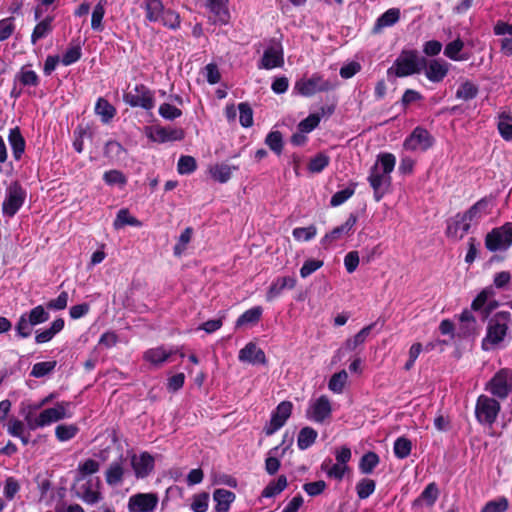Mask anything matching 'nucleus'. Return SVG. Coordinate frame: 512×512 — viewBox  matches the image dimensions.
<instances>
[{
    "mask_svg": "<svg viewBox=\"0 0 512 512\" xmlns=\"http://www.w3.org/2000/svg\"><path fill=\"white\" fill-rule=\"evenodd\" d=\"M284 64L283 47L278 41H271L264 50L263 56L258 63L259 69L271 70L282 67Z\"/></svg>",
    "mask_w": 512,
    "mask_h": 512,
    "instance_id": "6ab92c4d",
    "label": "nucleus"
},
{
    "mask_svg": "<svg viewBox=\"0 0 512 512\" xmlns=\"http://www.w3.org/2000/svg\"><path fill=\"white\" fill-rule=\"evenodd\" d=\"M461 330L464 335L471 334L476 329V320L469 310H464L460 315Z\"/></svg>",
    "mask_w": 512,
    "mask_h": 512,
    "instance_id": "0e129e2a",
    "label": "nucleus"
},
{
    "mask_svg": "<svg viewBox=\"0 0 512 512\" xmlns=\"http://www.w3.org/2000/svg\"><path fill=\"white\" fill-rule=\"evenodd\" d=\"M125 469L121 462H112L105 473L106 482L110 486L119 485L124 477Z\"/></svg>",
    "mask_w": 512,
    "mask_h": 512,
    "instance_id": "e433bc0d",
    "label": "nucleus"
},
{
    "mask_svg": "<svg viewBox=\"0 0 512 512\" xmlns=\"http://www.w3.org/2000/svg\"><path fill=\"white\" fill-rule=\"evenodd\" d=\"M49 318V312L42 305L22 313L15 325L16 335L22 339L30 337L34 326L45 323Z\"/></svg>",
    "mask_w": 512,
    "mask_h": 512,
    "instance_id": "39448f33",
    "label": "nucleus"
},
{
    "mask_svg": "<svg viewBox=\"0 0 512 512\" xmlns=\"http://www.w3.org/2000/svg\"><path fill=\"white\" fill-rule=\"evenodd\" d=\"M489 210L490 202L483 198L476 202L469 210L463 213L462 216L472 225L487 215Z\"/></svg>",
    "mask_w": 512,
    "mask_h": 512,
    "instance_id": "c85d7f7f",
    "label": "nucleus"
},
{
    "mask_svg": "<svg viewBox=\"0 0 512 512\" xmlns=\"http://www.w3.org/2000/svg\"><path fill=\"white\" fill-rule=\"evenodd\" d=\"M236 166H230L227 164H216L210 167L211 177L219 183H226L230 180L232 172L237 170Z\"/></svg>",
    "mask_w": 512,
    "mask_h": 512,
    "instance_id": "58836bf2",
    "label": "nucleus"
},
{
    "mask_svg": "<svg viewBox=\"0 0 512 512\" xmlns=\"http://www.w3.org/2000/svg\"><path fill=\"white\" fill-rule=\"evenodd\" d=\"M347 381L348 373L345 370H341L331 376L328 382V388L335 394H341L344 391Z\"/></svg>",
    "mask_w": 512,
    "mask_h": 512,
    "instance_id": "09e8293b",
    "label": "nucleus"
},
{
    "mask_svg": "<svg viewBox=\"0 0 512 512\" xmlns=\"http://www.w3.org/2000/svg\"><path fill=\"white\" fill-rule=\"evenodd\" d=\"M288 482L285 475H280L276 480H272L262 491L261 496L272 498L279 495L287 488Z\"/></svg>",
    "mask_w": 512,
    "mask_h": 512,
    "instance_id": "4c0bfd02",
    "label": "nucleus"
},
{
    "mask_svg": "<svg viewBox=\"0 0 512 512\" xmlns=\"http://www.w3.org/2000/svg\"><path fill=\"white\" fill-rule=\"evenodd\" d=\"M509 507V502L505 497L487 502L482 508L481 512H505Z\"/></svg>",
    "mask_w": 512,
    "mask_h": 512,
    "instance_id": "338daca9",
    "label": "nucleus"
},
{
    "mask_svg": "<svg viewBox=\"0 0 512 512\" xmlns=\"http://www.w3.org/2000/svg\"><path fill=\"white\" fill-rule=\"evenodd\" d=\"M497 128L504 140L512 141V115L509 111L499 113Z\"/></svg>",
    "mask_w": 512,
    "mask_h": 512,
    "instance_id": "f704fd0d",
    "label": "nucleus"
},
{
    "mask_svg": "<svg viewBox=\"0 0 512 512\" xmlns=\"http://www.w3.org/2000/svg\"><path fill=\"white\" fill-rule=\"evenodd\" d=\"M113 225H114L115 229H120V228L124 227L125 225L141 227L142 222L139 221L137 218L131 216L127 209H120L117 213V216H116V219L114 220Z\"/></svg>",
    "mask_w": 512,
    "mask_h": 512,
    "instance_id": "de8ad7c7",
    "label": "nucleus"
},
{
    "mask_svg": "<svg viewBox=\"0 0 512 512\" xmlns=\"http://www.w3.org/2000/svg\"><path fill=\"white\" fill-rule=\"evenodd\" d=\"M376 489V482L370 478H363L356 484V493L359 499H367Z\"/></svg>",
    "mask_w": 512,
    "mask_h": 512,
    "instance_id": "5fc2aeb1",
    "label": "nucleus"
},
{
    "mask_svg": "<svg viewBox=\"0 0 512 512\" xmlns=\"http://www.w3.org/2000/svg\"><path fill=\"white\" fill-rule=\"evenodd\" d=\"M292 235L296 241L308 242L317 235V228L314 225L297 227L293 229Z\"/></svg>",
    "mask_w": 512,
    "mask_h": 512,
    "instance_id": "13d9d810",
    "label": "nucleus"
},
{
    "mask_svg": "<svg viewBox=\"0 0 512 512\" xmlns=\"http://www.w3.org/2000/svg\"><path fill=\"white\" fill-rule=\"evenodd\" d=\"M240 362L249 364H265L266 357L262 349H260L255 343H247L238 354Z\"/></svg>",
    "mask_w": 512,
    "mask_h": 512,
    "instance_id": "393cba45",
    "label": "nucleus"
},
{
    "mask_svg": "<svg viewBox=\"0 0 512 512\" xmlns=\"http://www.w3.org/2000/svg\"><path fill=\"white\" fill-rule=\"evenodd\" d=\"M142 7L149 22L161 23L170 29H177L180 26L179 14L170 8H165L162 0H144Z\"/></svg>",
    "mask_w": 512,
    "mask_h": 512,
    "instance_id": "f03ea898",
    "label": "nucleus"
},
{
    "mask_svg": "<svg viewBox=\"0 0 512 512\" xmlns=\"http://www.w3.org/2000/svg\"><path fill=\"white\" fill-rule=\"evenodd\" d=\"M396 165V157L392 153L384 152L377 156L374 165L371 167L368 182L373 189L374 199L378 202L388 192L393 172Z\"/></svg>",
    "mask_w": 512,
    "mask_h": 512,
    "instance_id": "f257e3e1",
    "label": "nucleus"
},
{
    "mask_svg": "<svg viewBox=\"0 0 512 512\" xmlns=\"http://www.w3.org/2000/svg\"><path fill=\"white\" fill-rule=\"evenodd\" d=\"M356 222L357 217L354 214H350L342 225L335 227L331 232L325 234V236L321 239V244L324 247H328L333 242L349 235L353 231Z\"/></svg>",
    "mask_w": 512,
    "mask_h": 512,
    "instance_id": "5701e85b",
    "label": "nucleus"
},
{
    "mask_svg": "<svg viewBox=\"0 0 512 512\" xmlns=\"http://www.w3.org/2000/svg\"><path fill=\"white\" fill-rule=\"evenodd\" d=\"M400 18V11L397 8H391L384 12L376 21L375 30L394 25Z\"/></svg>",
    "mask_w": 512,
    "mask_h": 512,
    "instance_id": "49530a36",
    "label": "nucleus"
},
{
    "mask_svg": "<svg viewBox=\"0 0 512 512\" xmlns=\"http://www.w3.org/2000/svg\"><path fill=\"white\" fill-rule=\"evenodd\" d=\"M464 42L457 38L449 42L444 48V55L453 61H465L468 59V55L463 53Z\"/></svg>",
    "mask_w": 512,
    "mask_h": 512,
    "instance_id": "473e14b6",
    "label": "nucleus"
},
{
    "mask_svg": "<svg viewBox=\"0 0 512 512\" xmlns=\"http://www.w3.org/2000/svg\"><path fill=\"white\" fill-rule=\"evenodd\" d=\"M172 354L171 350H166L163 346L151 348L144 353V359L154 365L164 363Z\"/></svg>",
    "mask_w": 512,
    "mask_h": 512,
    "instance_id": "79ce46f5",
    "label": "nucleus"
},
{
    "mask_svg": "<svg viewBox=\"0 0 512 512\" xmlns=\"http://www.w3.org/2000/svg\"><path fill=\"white\" fill-rule=\"evenodd\" d=\"M103 180L107 185L124 186L127 183L126 176L119 170H109L103 175Z\"/></svg>",
    "mask_w": 512,
    "mask_h": 512,
    "instance_id": "774afa93",
    "label": "nucleus"
},
{
    "mask_svg": "<svg viewBox=\"0 0 512 512\" xmlns=\"http://www.w3.org/2000/svg\"><path fill=\"white\" fill-rule=\"evenodd\" d=\"M498 305L499 303L495 299L494 289L492 287H486L473 300L471 308L473 311L478 312L481 318L485 320Z\"/></svg>",
    "mask_w": 512,
    "mask_h": 512,
    "instance_id": "dca6fc26",
    "label": "nucleus"
},
{
    "mask_svg": "<svg viewBox=\"0 0 512 512\" xmlns=\"http://www.w3.org/2000/svg\"><path fill=\"white\" fill-rule=\"evenodd\" d=\"M330 163V157L325 153H318L309 162L308 169L312 173L322 172Z\"/></svg>",
    "mask_w": 512,
    "mask_h": 512,
    "instance_id": "052dcab7",
    "label": "nucleus"
},
{
    "mask_svg": "<svg viewBox=\"0 0 512 512\" xmlns=\"http://www.w3.org/2000/svg\"><path fill=\"white\" fill-rule=\"evenodd\" d=\"M145 135L152 142L166 143L184 139L185 133L181 128L154 125L145 128Z\"/></svg>",
    "mask_w": 512,
    "mask_h": 512,
    "instance_id": "2eb2a0df",
    "label": "nucleus"
},
{
    "mask_svg": "<svg viewBox=\"0 0 512 512\" xmlns=\"http://www.w3.org/2000/svg\"><path fill=\"white\" fill-rule=\"evenodd\" d=\"M53 20V16L47 15L44 19L39 21L31 35L32 44H36L39 40L47 37L51 33Z\"/></svg>",
    "mask_w": 512,
    "mask_h": 512,
    "instance_id": "72a5a7b5",
    "label": "nucleus"
},
{
    "mask_svg": "<svg viewBox=\"0 0 512 512\" xmlns=\"http://www.w3.org/2000/svg\"><path fill=\"white\" fill-rule=\"evenodd\" d=\"M229 0H206V7L212 14L215 24L226 25L230 20Z\"/></svg>",
    "mask_w": 512,
    "mask_h": 512,
    "instance_id": "b1692460",
    "label": "nucleus"
},
{
    "mask_svg": "<svg viewBox=\"0 0 512 512\" xmlns=\"http://www.w3.org/2000/svg\"><path fill=\"white\" fill-rule=\"evenodd\" d=\"M106 4H107L106 0H100L95 5V7L92 11L91 28L94 31L101 32L104 29L102 21H103L104 15H105Z\"/></svg>",
    "mask_w": 512,
    "mask_h": 512,
    "instance_id": "a18cd8bd",
    "label": "nucleus"
},
{
    "mask_svg": "<svg viewBox=\"0 0 512 512\" xmlns=\"http://www.w3.org/2000/svg\"><path fill=\"white\" fill-rule=\"evenodd\" d=\"M296 278L293 276L277 277L274 279L267 291V301H272L277 298L283 290L293 289L296 286Z\"/></svg>",
    "mask_w": 512,
    "mask_h": 512,
    "instance_id": "bb28decb",
    "label": "nucleus"
},
{
    "mask_svg": "<svg viewBox=\"0 0 512 512\" xmlns=\"http://www.w3.org/2000/svg\"><path fill=\"white\" fill-rule=\"evenodd\" d=\"M55 360L37 362L32 366L30 376L34 378H42L52 373L56 368Z\"/></svg>",
    "mask_w": 512,
    "mask_h": 512,
    "instance_id": "3c124183",
    "label": "nucleus"
},
{
    "mask_svg": "<svg viewBox=\"0 0 512 512\" xmlns=\"http://www.w3.org/2000/svg\"><path fill=\"white\" fill-rule=\"evenodd\" d=\"M239 110V122L245 127H251L253 125V111L248 103H240L238 105Z\"/></svg>",
    "mask_w": 512,
    "mask_h": 512,
    "instance_id": "69168bd1",
    "label": "nucleus"
},
{
    "mask_svg": "<svg viewBox=\"0 0 512 512\" xmlns=\"http://www.w3.org/2000/svg\"><path fill=\"white\" fill-rule=\"evenodd\" d=\"M380 462L379 456L374 452L365 453L359 461V471L364 475L373 473Z\"/></svg>",
    "mask_w": 512,
    "mask_h": 512,
    "instance_id": "37998d69",
    "label": "nucleus"
},
{
    "mask_svg": "<svg viewBox=\"0 0 512 512\" xmlns=\"http://www.w3.org/2000/svg\"><path fill=\"white\" fill-rule=\"evenodd\" d=\"M321 469L327 474L328 477L340 481L344 478L345 473L348 471V466L340 463H332V461L329 459L322 463Z\"/></svg>",
    "mask_w": 512,
    "mask_h": 512,
    "instance_id": "a19ab883",
    "label": "nucleus"
},
{
    "mask_svg": "<svg viewBox=\"0 0 512 512\" xmlns=\"http://www.w3.org/2000/svg\"><path fill=\"white\" fill-rule=\"evenodd\" d=\"M65 326V322L62 318L55 319L49 328L36 331L35 342L37 344H43L51 341L58 333H60Z\"/></svg>",
    "mask_w": 512,
    "mask_h": 512,
    "instance_id": "c756f323",
    "label": "nucleus"
},
{
    "mask_svg": "<svg viewBox=\"0 0 512 512\" xmlns=\"http://www.w3.org/2000/svg\"><path fill=\"white\" fill-rule=\"evenodd\" d=\"M478 94V87L471 81H464L462 82L457 91H456V98L464 101L472 100L474 99Z\"/></svg>",
    "mask_w": 512,
    "mask_h": 512,
    "instance_id": "603ef678",
    "label": "nucleus"
},
{
    "mask_svg": "<svg viewBox=\"0 0 512 512\" xmlns=\"http://www.w3.org/2000/svg\"><path fill=\"white\" fill-rule=\"evenodd\" d=\"M263 313L261 306H255L242 313L235 322L236 328L253 326L259 322Z\"/></svg>",
    "mask_w": 512,
    "mask_h": 512,
    "instance_id": "2f4dec72",
    "label": "nucleus"
},
{
    "mask_svg": "<svg viewBox=\"0 0 512 512\" xmlns=\"http://www.w3.org/2000/svg\"><path fill=\"white\" fill-rule=\"evenodd\" d=\"M372 325H368L362 328L353 338L347 339L345 342V348L348 350H354L357 346L363 344L368 335L370 334Z\"/></svg>",
    "mask_w": 512,
    "mask_h": 512,
    "instance_id": "680f3d73",
    "label": "nucleus"
},
{
    "mask_svg": "<svg viewBox=\"0 0 512 512\" xmlns=\"http://www.w3.org/2000/svg\"><path fill=\"white\" fill-rule=\"evenodd\" d=\"M432 135L422 127H416L403 143L404 149L413 152H423L433 145Z\"/></svg>",
    "mask_w": 512,
    "mask_h": 512,
    "instance_id": "a211bd4d",
    "label": "nucleus"
},
{
    "mask_svg": "<svg viewBox=\"0 0 512 512\" xmlns=\"http://www.w3.org/2000/svg\"><path fill=\"white\" fill-rule=\"evenodd\" d=\"M485 390L498 399H506L512 392V369L502 368L486 383Z\"/></svg>",
    "mask_w": 512,
    "mask_h": 512,
    "instance_id": "1a4fd4ad",
    "label": "nucleus"
},
{
    "mask_svg": "<svg viewBox=\"0 0 512 512\" xmlns=\"http://www.w3.org/2000/svg\"><path fill=\"white\" fill-rule=\"evenodd\" d=\"M471 224L463 218L462 214H457L448 221L446 235L453 239H462L469 231Z\"/></svg>",
    "mask_w": 512,
    "mask_h": 512,
    "instance_id": "a878e982",
    "label": "nucleus"
},
{
    "mask_svg": "<svg viewBox=\"0 0 512 512\" xmlns=\"http://www.w3.org/2000/svg\"><path fill=\"white\" fill-rule=\"evenodd\" d=\"M8 141L12 150V154L15 160H20L25 152L26 142L22 136L19 128L10 129L8 135Z\"/></svg>",
    "mask_w": 512,
    "mask_h": 512,
    "instance_id": "7c9ffc66",
    "label": "nucleus"
},
{
    "mask_svg": "<svg viewBox=\"0 0 512 512\" xmlns=\"http://www.w3.org/2000/svg\"><path fill=\"white\" fill-rule=\"evenodd\" d=\"M124 102L131 107H139L144 110H152L155 107L154 92L144 84H137L123 96Z\"/></svg>",
    "mask_w": 512,
    "mask_h": 512,
    "instance_id": "9b49d317",
    "label": "nucleus"
},
{
    "mask_svg": "<svg viewBox=\"0 0 512 512\" xmlns=\"http://www.w3.org/2000/svg\"><path fill=\"white\" fill-rule=\"evenodd\" d=\"M159 496L155 492H138L131 495L127 502L128 512H156Z\"/></svg>",
    "mask_w": 512,
    "mask_h": 512,
    "instance_id": "ddd939ff",
    "label": "nucleus"
},
{
    "mask_svg": "<svg viewBox=\"0 0 512 512\" xmlns=\"http://www.w3.org/2000/svg\"><path fill=\"white\" fill-rule=\"evenodd\" d=\"M318 436V433L315 429L311 427H304L300 430L297 438V446L300 450H306L309 447H311L314 442L316 441V438Z\"/></svg>",
    "mask_w": 512,
    "mask_h": 512,
    "instance_id": "c03bdc74",
    "label": "nucleus"
},
{
    "mask_svg": "<svg viewBox=\"0 0 512 512\" xmlns=\"http://www.w3.org/2000/svg\"><path fill=\"white\" fill-rule=\"evenodd\" d=\"M332 405L326 395H322L309 402L306 417L315 423H324L331 418Z\"/></svg>",
    "mask_w": 512,
    "mask_h": 512,
    "instance_id": "4468645a",
    "label": "nucleus"
},
{
    "mask_svg": "<svg viewBox=\"0 0 512 512\" xmlns=\"http://www.w3.org/2000/svg\"><path fill=\"white\" fill-rule=\"evenodd\" d=\"M209 507V494L201 492L192 496L190 508L193 512H206Z\"/></svg>",
    "mask_w": 512,
    "mask_h": 512,
    "instance_id": "bf43d9fd",
    "label": "nucleus"
},
{
    "mask_svg": "<svg viewBox=\"0 0 512 512\" xmlns=\"http://www.w3.org/2000/svg\"><path fill=\"white\" fill-rule=\"evenodd\" d=\"M15 79L18 80L23 86L36 87L39 84V76L37 73L27 67H22L16 74Z\"/></svg>",
    "mask_w": 512,
    "mask_h": 512,
    "instance_id": "864d4df0",
    "label": "nucleus"
},
{
    "mask_svg": "<svg viewBox=\"0 0 512 512\" xmlns=\"http://www.w3.org/2000/svg\"><path fill=\"white\" fill-rule=\"evenodd\" d=\"M511 324V314L507 311L496 313L489 321L487 334L482 342V347L489 350L502 342Z\"/></svg>",
    "mask_w": 512,
    "mask_h": 512,
    "instance_id": "20e7f679",
    "label": "nucleus"
},
{
    "mask_svg": "<svg viewBox=\"0 0 512 512\" xmlns=\"http://www.w3.org/2000/svg\"><path fill=\"white\" fill-rule=\"evenodd\" d=\"M95 113L103 123H109L116 115V109L105 98H98L95 104Z\"/></svg>",
    "mask_w": 512,
    "mask_h": 512,
    "instance_id": "c9c22d12",
    "label": "nucleus"
},
{
    "mask_svg": "<svg viewBox=\"0 0 512 512\" xmlns=\"http://www.w3.org/2000/svg\"><path fill=\"white\" fill-rule=\"evenodd\" d=\"M412 449L411 441L406 437H398L394 442L393 451L398 459L407 458Z\"/></svg>",
    "mask_w": 512,
    "mask_h": 512,
    "instance_id": "6e6d98bb",
    "label": "nucleus"
},
{
    "mask_svg": "<svg viewBox=\"0 0 512 512\" xmlns=\"http://www.w3.org/2000/svg\"><path fill=\"white\" fill-rule=\"evenodd\" d=\"M43 406L41 400L36 403H22L21 404V415L26 422L27 428L32 430V424L34 421H37V415L35 414L38 410H40Z\"/></svg>",
    "mask_w": 512,
    "mask_h": 512,
    "instance_id": "ea45409f",
    "label": "nucleus"
},
{
    "mask_svg": "<svg viewBox=\"0 0 512 512\" xmlns=\"http://www.w3.org/2000/svg\"><path fill=\"white\" fill-rule=\"evenodd\" d=\"M236 495L226 489H216L213 492L215 502L214 512H229L231 504L235 501Z\"/></svg>",
    "mask_w": 512,
    "mask_h": 512,
    "instance_id": "cd10ccee",
    "label": "nucleus"
},
{
    "mask_svg": "<svg viewBox=\"0 0 512 512\" xmlns=\"http://www.w3.org/2000/svg\"><path fill=\"white\" fill-rule=\"evenodd\" d=\"M293 404L290 401L280 402L271 414L268 424L264 427L267 436H271L281 429L292 414Z\"/></svg>",
    "mask_w": 512,
    "mask_h": 512,
    "instance_id": "f3484780",
    "label": "nucleus"
},
{
    "mask_svg": "<svg viewBox=\"0 0 512 512\" xmlns=\"http://www.w3.org/2000/svg\"><path fill=\"white\" fill-rule=\"evenodd\" d=\"M26 190L20 183L14 181L5 190L2 203V213L6 217H13L23 206L26 199Z\"/></svg>",
    "mask_w": 512,
    "mask_h": 512,
    "instance_id": "9d476101",
    "label": "nucleus"
},
{
    "mask_svg": "<svg viewBox=\"0 0 512 512\" xmlns=\"http://www.w3.org/2000/svg\"><path fill=\"white\" fill-rule=\"evenodd\" d=\"M79 432L75 424H60L55 428V436L60 442H67L73 439Z\"/></svg>",
    "mask_w": 512,
    "mask_h": 512,
    "instance_id": "8fccbe9b",
    "label": "nucleus"
},
{
    "mask_svg": "<svg viewBox=\"0 0 512 512\" xmlns=\"http://www.w3.org/2000/svg\"><path fill=\"white\" fill-rule=\"evenodd\" d=\"M423 64H425V58H420L416 50H403L387 70V75L407 77L418 74Z\"/></svg>",
    "mask_w": 512,
    "mask_h": 512,
    "instance_id": "7ed1b4c3",
    "label": "nucleus"
},
{
    "mask_svg": "<svg viewBox=\"0 0 512 512\" xmlns=\"http://www.w3.org/2000/svg\"><path fill=\"white\" fill-rule=\"evenodd\" d=\"M197 168L196 160L192 156H181L177 163V171L181 175L191 174Z\"/></svg>",
    "mask_w": 512,
    "mask_h": 512,
    "instance_id": "e2e57ef3",
    "label": "nucleus"
},
{
    "mask_svg": "<svg viewBox=\"0 0 512 512\" xmlns=\"http://www.w3.org/2000/svg\"><path fill=\"white\" fill-rule=\"evenodd\" d=\"M356 184L353 183L350 186L337 191L330 200V205L332 207H337L345 203L350 197H352L355 193Z\"/></svg>",
    "mask_w": 512,
    "mask_h": 512,
    "instance_id": "4d7b16f0",
    "label": "nucleus"
},
{
    "mask_svg": "<svg viewBox=\"0 0 512 512\" xmlns=\"http://www.w3.org/2000/svg\"><path fill=\"white\" fill-rule=\"evenodd\" d=\"M485 244L490 251H504L512 245V223H506L487 234Z\"/></svg>",
    "mask_w": 512,
    "mask_h": 512,
    "instance_id": "f8f14e48",
    "label": "nucleus"
},
{
    "mask_svg": "<svg viewBox=\"0 0 512 512\" xmlns=\"http://www.w3.org/2000/svg\"><path fill=\"white\" fill-rule=\"evenodd\" d=\"M79 497L89 505L97 504L102 500L101 482L99 478H90L79 489Z\"/></svg>",
    "mask_w": 512,
    "mask_h": 512,
    "instance_id": "4be33fe9",
    "label": "nucleus"
},
{
    "mask_svg": "<svg viewBox=\"0 0 512 512\" xmlns=\"http://www.w3.org/2000/svg\"><path fill=\"white\" fill-rule=\"evenodd\" d=\"M73 415L72 404L67 401L57 402L53 407L45 408L37 415V421L32 424V430L50 426L53 423L69 419Z\"/></svg>",
    "mask_w": 512,
    "mask_h": 512,
    "instance_id": "423d86ee",
    "label": "nucleus"
},
{
    "mask_svg": "<svg viewBox=\"0 0 512 512\" xmlns=\"http://www.w3.org/2000/svg\"><path fill=\"white\" fill-rule=\"evenodd\" d=\"M336 87L335 83L324 78L319 73H313L310 77H303L295 82L294 92L304 97H311L319 92H328Z\"/></svg>",
    "mask_w": 512,
    "mask_h": 512,
    "instance_id": "0eeeda50",
    "label": "nucleus"
},
{
    "mask_svg": "<svg viewBox=\"0 0 512 512\" xmlns=\"http://www.w3.org/2000/svg\"><path fill=\"white\" fill-rule=\"evenodd\" d=\"M130 465L137 479L148 477L154 470L155 460L148 452L133 454L130 458Z\"/></svg>",
    "mask_w": 512,
    "mask_h": 512,
    "instance_id": "412c9836",
    "label": "nucleus"
},
{
    "mask_svg": "<svg viewBox=\"0 0 512 512\" xmlns=\"http://www.w3.org/2000/svg\"><path fill=\"white\" fill-rule=\"evenodd\" d=\"M500 409L497 399L482 394L476 400L475 417L481 425L491 427L496 422Z\"/></svg>",
    "mask_w": 512,
    "mask_h": 512,
    "instance_id": "6e6552de",
    "label": "nucleus"
},
{
    "mask_svg": "<svg viewBox=\"0 0 512 512\" xmlns=\"http://www.w3.org/2000/svg\"><path fill=\"white\" fill-rule=\"evenodd\" d=\"M450 67V63L440 58L425 60V64L422 65L425 77L432 83L442 82L448 75Z\"/></svg>",
    "mask_w": 512,
    "mask_h": 512,
    "instance_id": "aec40b11",
    "label": "nucleus"
}]
</instances>
